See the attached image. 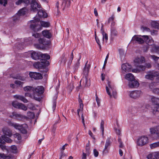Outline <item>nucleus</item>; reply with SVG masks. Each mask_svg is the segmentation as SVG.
<instances>
[{
	"label": "nucleus",
	"instance_id": "obj_1",
	"mask_svg": "<svg viewBox=\"0 0 159 159\" xmlns=\"http://www.w3.org/2000/svg\"><path fill=\"white\" fill-rule=\"evenodd\" d=\"M106 90L107 94L111 98H116L117 97V93L113 85L111 82L108 81L106 85Z\"/></svg>",
	"mask_w": 159,
	"mask_h": 159
},
{
	"label": "nucleus",
	"instance_id": "obj_2",
	"mask_svg": "<svg viewBox=\"0 0 159 159\" xmlns=\"http://www.w3.org/2000/svg\"><path fill=\"white\" fill-rule=\"evenodd\" d=\"M8 125L9 126H12L15 129L19 130L21 133L23 134L27 133V129L28 128V126L26 124L20 125L10 121L9 122Z\"/></svg>",
	"mask_w": 159,
	"mask_h": 159
},
{
	"label": "nucleus",
	"instance_id": "obj_3",
	"mask_svg": "<svg viewBox=\"0 0 159 159\" xmlns=\"http://www.w3.org/2000/svg\"><path fill=\"white\" fill-rule=\"evenodd\" d=\"M39 19L38 18H34V20H31L29 23H30V29L34 31H37L41 29V26L38 24Z\"/></svg>",
	"mask_w": 159,
	"mask_h": 159
},
{
	"label": "nucleus",
	"instance_id": "obj_4",
	"mask_svg": "<svg viewBox=\"0 0 159 159\" xmlns=\"http://www.w3.org/2000/svg\"><path fill=\"white\" fill-rule=\"evenodd\" d=\"M148 143V139L147 137L143 136L139 137L137 139V144L138 146H142Z\"/></svg>",
	"mask_w": 159,
	"mask_h": 159
},
{
	"label": "nucleus",
	"instance_id": "obj_5",
	"mask_svg": "<svg viewBox=\"0 0 159 159\" xmlns=\"http://www.w3.org/2000/svg\"><path fill=\"white\" fill-rule=\"evenodd\" d=\"M147 74L145 75V78L147 79L153 80L154 78L158 75V72L154 71H148L147 73Z\"/></svg>",
	"mask_w": 159,
	"mask_h": 159
},
{
	"label": "nucleus",
	"instance_id": "obj_6",
	"mask_svg": "<svg viewBox=\"0 0 159 159\" xmlns=\"http://www.w3.org/2000/svg\"><path fill=\"white\" fill-rule=\"evenodd\" d=\"M41 8V5L39 4L35 0H32L31 4V10L34 12H36L38 11V9Z\"/></svg>",
	"mask_w": 159,
	"mask_h": 159
},
{
	"label": "nucleus",
	"instance_id": "obj_7",
	"mask_svg": "<svg viewBox=\"0 0 159 159\" xmlns=\"http://www.w3.org/2000/svg\"><path fill=\"white\" fill-rule=\"evenodd\" d=\"M49 65V62L48 61L44 60L43 62L42 61L41 63L40 62H36L34 64V67L36 68H40L42 67H44L46 66H48Z\"/></svg>",
	"mask_w": 159,
	"mask_h": 159
},
{
	"label": "nucleus",
	"instance_id": "obj_8",
	"mask_svg": "<svg viewBox=\"0 0 159 159\" xmlns=\"http://www.w3.org/2000/svg\"><path fill=\"white\" fill-rule=\"evenodd\" d=\"M26 54L29 55L28 56H30L33 59L36 60L39 59L40 57V52H36L33 51H30L26 53Z\"/></svg>",
	"mask_w": 159,
	"mask_h": 159
},
{
	"label": "nucleus",
	"instance_id": "obj_9",
	"mask_svg": "<svg viewBox=\"0 0 159 159\" xmlns=\"http://www.w3.org/2000/svg\"><path fill=\"white\" fill-rule=\"evenodd\" d=\"M149 131L151 134H155L156 135L155 138H157L158 136H159V125L150 128Z\"/></svg>",
	"mask_w": 159,
	"mask_h": 159
},
{
	"label": "nucleus",
	"instance_id": "obj_10",
	"mask_svg": "<svg viewBox=\"0 0 159 159\" xmlns=\"http://www.w3.org/2000/svg\"><path fill=\"white\" fill-rule=\"evenodd\" d=\"M142 95V93L141 91L136 90L131 92L129 96L131 98L137 99L140 97Z\"/></svg>",
	"mask_w": 159,
	"mask_h": 159
},
{
	"label": "nucleus",
	"instance_id": "obj_11",
	"mask_svg": "<svg viewBox=\"0 0 159 159\" xmlns=\"http://www.w3.org/2000/svg\"><path fill=\"white\" fill-rule=\"evenodd\" d=\"M145 60L144 57H136L134 60V65L135 66H138L143 63L145 62Z\"/></svg>",
	"mask_w": 159,
	"mask_h": 159
},
{
	"label": "nucleus",
	"instance_id": "obj_12",
	"mask_svg": "<svg viewBox=\"0 0 159 159\" xmlns=\"http://www.w3.org/2000/svg\"><path fill=\"white\" fill-rule=\"evenodd\" d=\"M141 35H134L132 38L131 41L134 42H137L139 44H142L144 43V40L141 37Z\"/></svg>",
	"mask_w": 159,
	"mask_h": 159
},
{
	"label": "nucleus",
	"instance_id": "obj_13",
	"mask_svg": "<svg viewBox=\"0 0 159 159\" xmlns=\"http://www.w3.org/2000/svg\"><path fill=\"white\" fill-rule=\"evenodd\" d=\"M30 77L35 80H39L42 79L43 76L41 74L39 73L36 72H30L29 73Z\"/></svg>",
	"mask_w": 159,
	"mask_h": 159
},
{
	"label": "nucleus",
	"instance_id": "obj_14",
	"mask_svg": "<svg viewBox=\"0 0 159 159\" xmlns=\"http://www.w3.org/2000/svg\"><path fill=\"white\" fill-rule=\"evenodd\" d=\"M122 72L125 73L130 71L132 69V66L128 63L123 64L121 66Z\"/></svg>",
	"mask_w": 159,
	"mask_h": 159
},
{
	"label": "nucleus",
	"instance_id": "obj_15",
	"mask_svg": "<svg viewBox=\"0 0 159 159\" xmlns=\"http://www.w3.org/2000/svg\"><path fill=\"white\" fill-rule=\"evenodd\" d=\"M83 82V86L84 87H88L90 85V81L89 79H88L87 76L85 75L84 77H83L80 81V84Z\"/></svg>",
	"mask_w": 159,
	"mask_h": 159
},
{
	"label": "nucleus",
	"instance_id": "obj_16",
	"mask_svg": "<svg viewBox=\"0 0 159 159\" xmlns=\"http://www.w3.org/2000/svg\"><path fill=\"white\" fill-rule=\"evenodd\" d=\"M142 39H143L144 42L145 41L149 45L152 46L154 43V41L152 38L149 37L148 35H142L141 36Z\"/></svg>",
	"mask_w": 159,
	"mask_h": 159
},
{
	"label": "nucleus",
	"instance_id": "obj_17",
	"mask_svg": "<svg viewBox=\"0 0 159 159\" xmlns=\"http://www.w3.org/2000/svg\"><path fill=\"white\" fill-rule=\"evenodd\" d=\"M139 86V82L135 80V79L129 82L128 84L129 87L131 88H136Z\"/></svg>",
	"mask_w": 159,
	"mask_h": 159
},
{
	"label": "nucleus",
	"instance_id": "obj_18",
	"mask_svg": "<svg viewBox=\"0 0 159 159\" xmlns=\"http://www.w3.org/2000/svg\"><path fill=\"white\" fill-rule=\"evenodd\" d=\"M136 69H132V71L133 72L138 73L141 71H144L145 70V65H139L138 66H135Z\"/></svg>",
	"mask_w": 159,
	"mask_h": 159
},
{
	"label": "nucleus",
	"instance_id": "obj_19",
	"mask_svg": "<svg viewBox=\"0 0 159 159\" xmlns=\"http://www.w3.org/2000/svg\"><path fill=\"white\" fill-rule=\"evenodd\" d=\"M14 98L19 99L24 103H26L28 102V100L23 96L19 95H16L13 96Z\"/></svg>",
	"mask_w": 159,
	"mask_h": 159
},
{
	"label": "nucleus",
	"instance_id": "obj_20",
	"mask_svg": "<svg viewBox=\"0 0 159 159\" xmlns=\"http://www.w3.org/2000/svg\"><path fill=\"white\" fill-rule=\"evenodd\" d=\"M71 3V2L70 0H62V2L61 4V6L63 7V9H64L66 8L69 7Z\"/></svg>",
	"mask_w": 159,
	"mask_h": 159
},
{
	"label": "nucleus",
	"instance_id": "obj_21",
	"mask_svg": "<svg viewBox=\"0 0 159 159\" xmlns=\"http://www.w3.org/2000/svg\"><path fill=\"white\" fill-rule=\"evenodd\" d=\"M147 158L148 159H158L159 152H155L152 154H150L148 156Z\"/></svg>",
	"mask_w": 159,
	"mask_h": 159
},
{
	"label": "nucleus",
	"instance_id": "obj_22",
	"mask_svg": "<svg viewBox=\"0 0 159 159\" xmlns=\"http://www.w3.org/2000/svg\"><path fill=\"white\" fill-rule=\"evenodd\" d=\"M79 103L80 104V108L77 110V114L80 117V113H82L83 111L84 104L82 102V101L81 99H79Z\"/></svg>",
	"mask_w": 159,
	"mask_h": 159
},
{
	"label": "nucleus",
	"instance_id": "obj_23",
	"mask_svg": "<svg viewBox=\"0 0 159 159\" xmlns=\"http://www.w3.org/2000/svg\"><path fill=\"white\" fill-rule=\"evenodd\" d=\"M2 131L3 134H4V135L11 137L12 135V132L11 130L9 129L5 128L2 129Z\"/></svg>",
	"mask_w": 159,
	"mask_h": 159
},
{
	"label": "nucleus",
	"instance_id": "obj_24",
	"mask_svg": "<svg viewBox=\"0 0 159 159\" xmlns=\"http://www.w3.org/2000/svg\"><path fill=\"white\" fill-rule=\"evenodd\" d=\"M37 14L40 17L46 18L47 16V13L42 10H38Z\"/></svg>",
	"mask_w": 159,
	"mask_h": 159
},
{
	"label": "nucleus",
	"instance_id": "obj_25",
	"mask_svg": "<svg viewBox=\"0 0 159 159\" xmlns=\"http://www.w3.org/2000/svg\"><path fill=\"white\" fill-rule=\"evenodd\" d=\"M125 78L129 82L131 81L134 79V76L131 73H128L125 75Z\"/></svg>",
	"mask_w": 159,
	"mask_h": 159
},
{
	"label": "nucleus",
	"instance_id": "obj_26",
	"mask_svg": "<svg viewBox=\"0 0 159 159\" xmlns=\"http://www.w3.org/2000/svg\"><path fill=\"white\" fill-rule=\"evenodd\" d=\"M42 34L44 37L49 39L51 37V34L48 30H44L42 32Z\"/></svg>",
	"mask_w": 159,
	"mask_h": 159
},
{
	"label": "nucleus",
	"instance_id": "obj_27",
	"mask_svg": "<svg viewBox=\"0 0 159 159\" xmlns=\"http://www.w3.org/2000/svg\"><path fill=\"white\" fill-rule=\"evenodd\" d=\"M44 88L42 86H38L35 89H34V91L39 94H42L43 93Z\"/></svg>",
	"mask_w": 159,
	"mask_h": 159
},
{
	"label": "nucleus",
	"instance_id": "obj_28",
	"mask_svg": "<svg viewBox=\"0 0 159 159\" xmlns=\"http://www.w3.org/2000/svg\"><path fill=\"white\" fill-rule=\"evenodd\" d=\"M110 145V141L109 139H107L106 141V143L105 146V148L103 150V153H107L108 152L107 148Z\"/></svg>",
	"mask_w": 159,
	"mask_h": 159
},
{
	"label": "nucleus",
	"instance_id": "obj_29",
	"mask_svg": "<svg viewBox=\"0 0 159 159\" xmlns=\"http://www.w3.org/2000/svg\"><path fill=\"white\" fill-rule=\"evenodd\" d=\"M151 101L153 104V107L154 106V105H156L157 104L159 103V99L155 97H152L151 98Z\"/></svg>",
	"mask_w": 159,
	"mask_h": 159
},
{
	"label": "nucleus",
	"instance_id": "obj_30",
	"mask_svg": "<svg viewBox=\"0 0 159 159\" xmlns=\"http://www.w3.org/2000/svg\"><path fill=\"white\" fill-rule=\"evenodd\" d=\"M152 48L151 49V51L152 52H156L159 54V47L156 46L154 44H152Z\"/></svg>",
	"mask_w": 159,
	"mask_h": 159
},
{
	"label": "nucleus",
	"instance_id": "obj_31",
	"mask_svg": "<svg viewBox=\"0 0 159 159\" xmlns=\"http://www.w3.org/2000/svg\"><path fill=\"white\" fill-rule=\"evenodd\" d=\"M151 25L155 29H159V21H152L151 22Z\"/></svg>",
	"mask_w": 159,
	"mask_h": 159
},
{
	"label": "nucleus",
	"instance_id": "obj_32",
	"mask_svg": "<svg viewBox=\"0 0 159 159\" xmlns=\"http://www.w3.org/2000/svg\"><path fill=\"white\" fill-rule=\"evenodd\" d=\"M25 97H29L31 98H34L35 100L39 101H40V98H39L35 97L33 95H32L30 93H25Z\"/></svg>",
	"mask_w": 159,
	"mask_h": 159
},
{
	"label": "nucleus",
	"instance_id": "obj_33",
	"mask_svg": "<svg viewBox=\"0 0 159 159\" xmlns=\"http://www.w3.org/2000/svg\"><path fill=\"white\" fill-rule=\"evenodd\" d=\"M152 112L155 113L157 111L159 112V103L156 105H154V106L152 108Z\"/></svg>",
	"mask_w": 159,
	"mask_h": 159
},
{
	"label": "nucleus",
	"instance_id": "obj_34",
	"mask_svg": "<svg viewBox=\"0 0 159 159\" xmlns=\"http://www.w3.org/2000/svg\"><path fill=\"white\" fill-rule=\"evenodd\" d=\"M40 57L44 59L43 60H42L43 62H44V60L47 61L46 60L49 59L50 58V57L48 55L46 54H43L41 53H40Z\"/></svg>",
	"mask_w": 159,
	"mask_h": 159
},
{
	"label": "nucleus",
	"instance_id": "obj_35",
	"mask_svg": "<svg viewBox=\"0 0 159 159\" xmlns=\"http://www.w3.org/2000/svg\"><path fill=\"white\" fill-rule=\"evenodd\" d=\"M40 23L41 24V26L44 27H48L50 25L49 22L44 21H40Z\"/></svg>",
	"mask_w": 159,
	"mask_h": 159
},
{
	"label": "nucleus",
	"instance_id": "obj_36",
	"mask_svg": "<svg viewBox=\"0 0 159 159\" xmlns=\"http://www.w3.org/2000/svg\"><path fill=\"white\" fill-rule=\"evenodd\" d=\"M87 62L85 64V66L84 69V73L87 75L88 74L89 71V69L90 67V66L89 65L87 64Z\"/></svg>",
	"mask_w": 159,
	"mask_h": 159
},
{
	"label": "nucleus",
	"instance_id": "obj_37",
	"mask_svg": "<svg viewBox=\"0 0 159 159\" xmlns=\"http://www.w3.org/2000/svg\"><path fill=\"white\" fill-rule=\"evenodd\" d=\"M14 83L17 87L20 88L22 87L24 84V82L18 80L15 81Z\"/></svg>",
	"mask_w": 159,
	"mask_h": 159
},
{
	"label": "nucleus",
	"instance_id": "obj_38",
	"mask_svg": "<svg viewBox=\"0 0 159 159\" xmlns=\"http://www.w3.org/2000/svg\"><path fill=\"white\" fill-rule=\"evenodd\" d=\"M27 10L25 8H23L20 10L18 12V14L20 16H23L25 15Z\"/></svg>",
	"mask_w": 159,
	"mask_h": 159
},
{
	"label": "nucleus",
	"instance_id": "obj_39",
	"mask_svg": "<svg viewBox=\"0 0 159 159\" xmlns=\"http://www.w3.org/2000/svg\"><path fill=\"white\" fill-rule=\"evenodd\" d=\"M2 138L4 141L7 143H11L12 142V140L10 138L6 136L5 135L2 136Z\"/></svg>",
	"mask_w": 159,
	"mask_h": 159
},
{
	"label": "nucleus",
	"instance_id": "obj_40",
	"mask_svg": "<svg viewBox=\"0 0 159 159\" xmlns=\"http://www.w3.org/2000/svg\"><path fill=\"white\" fill-rule=\"evenodd\" d=\"M25 92H28L31 90L34 91V89L32 87L29 86H26L23 88Z\"/></svg>",
	"mask_w": 159,
	"mask_h": 159
},
{
	"label": "nucleus",
	"instance_id": "obj_41",
	"mask_svg": "<svg viewBox=\"0 0 159 159\" xmlns=\"http://www.w3.org/2000/svg\"><path fill=\"white\" fill-rule=\"evenodd\" d=\"M150 147L151 149H154L159 147V141L152 143L150 145Z\"/></svg>",
	"mask_w": 159,
	"mask_h": 159
},
{
	"label": "nucleus",
	"instance_id": "obj_42",
	"mask_svg": "<svg viewBox=\"0 0 159 159\" xmlns=\"http://www.w3.org/2000/svg\"><path fill=\"white\" fill-rule=\"evenodd\" d=\"M117 34V31L115 28H111V34L112 36H116Z\"/></svg>",
	"mask_w": 159,
	"mask_h": 159
},
{
	"label": "nucleus",
	"instance_id": "obj_43",
	"mask_svg": "<svg viewBox=\"0 0 159 159\" xmlns=\"http://www.w3.org/2000/svg\"><path fill=\"white\" fill-rule=\"evenodd\" d=\"M20 103L18 102L17 101H13L12 102V105L15 108L18 109Z\"/></svg>",
	"mask_w": 159,
	"mask_h": 159
},
{
	"label": "nucleus",
	"instance_id": "obj_44",
	"mask_svg": "<svg viewBox=\"0 0 159 159\" xmlns=\"http://www.w3.org/2000/svg\"><path fill=\"white\" fill-rule=\"evenodd\" d=\"M102 43H103V42L105 41L106 42H107L108 40V35L106 33H105L102 34Z\"/></svg>",
	"mask_w": 159,
	"mask_h": 159
},
{
	"label": "nucleus",
	"instance_id": "obj_45",
	"mask_svg": "<svg viewBox=\"0 0 159 159\" xmlns=\"http://www.w3.org/2000/svg\"><path fill=\"white\" fill-rule=\"evenodd\" d=\"M18 109L25 111L27 110V107L24 104L20 103Z\"/></svg>",
	"mask_w": 159,
	"mask_h": 159
},
{
	"label": "nucleus",
	"instance_id": "obj_46",
	"mask_svg": "<svg viewBox=\"0 0 159 159\" xmlns=\"http://www.w3.org/2000/svg\"><path fill=\"white\" fill-rule=\"evenodd\" d=\"M11 157L10 156H7L4 154L0 153V158L3 159H10Z\"/></svg>",
	"mask_w": 159,
	"mask_h": 159
},
{
	"label": "nucleus",
	"instance_id": "obj_47",
	"mask_svg": "<svg viewBox=\"0 0 159 159\" xmlns=\"http://www.w3.org/2000/svg\"><path fill=\"white\" fill-rule=\"evenodd\" d=\"M13 136L15 139H17L19 140H20L21 139V137L20 135L18 133H16L13 135Z\"/></svg>",
	"mask_w": 159,
	"mask_h": 159
},
{
	"label": "nucleus",
	"instance_id": "obj_48",
	"mask_svg": "<svg viewBox=\"0 0 159 159\" xmlns=\"http://www.w3.org/2000/svg\"><path fill=\"white\" fill-rule=\"evenodd\" d=\"M39 43L41 44L45 45L46 44V42L45 41V39L44 38H40L38 39Z\"/></svg>",
	"mask_w": 159,
	"mask_h": 159
},
{
	"label": "nucleus",
	"instance_id": "obj_49",
	"mask_svg": "<svg viewBox=\"0 0 159 159\" xmlns=\"http://www.w3.org/2000/svg\"><path fill=\"white\" fill-rule=\"evenodd\" d=\"M157 83L155 82H152L150 83L149 85V87L151 91H152L153 89H154L155 87L157 85Z\"/></svg>",
	"mask_w": 159,
	"mask_h": 159
},
{
	"label": "nucleus",
	"instance_id": "obj_50",
	"mask_svg": "<svg viewBox=\"0 0 159 159\" xmlns=\"http://www.w3.org/2000/svg\"><path fill=\"white\" fill-rule=\"evenodd\" d=\"M79 58L77 62L74 65V68H75V69L78 68V67L80 65L79 61L81 58V56L80 54H79Z\"/></svg>",
	"mask_w": 159,
	"mask_h": 159
},
{
	"label": "nucleus",
	"instance_id": "obj_51",
	"mask_svg": "<svg viewBox=\"0 0 159 159\" xmlns=\"http://www.w3.org/2000/svg\"><path fill=\"white\" fill-rule=\"evenodd\" d=\"M104 121L102 120L100 123V129L102 131V134H103L104 131Z\"/></svg>",
	"mask_w": 159,
	"mask_h": 159
},
{
	"label": "nucleus",
	"instance_id": "obj_52",
	"mask_svg": "<svg viewBox=\"0 0 159 159\" xmlns=\"http://www.w3.org/2000/svg\"><path fill=\"white\" fill-rule=\"evenodd\" d=\"M119 51L120 57H124L125 55V51L123 49H119Z\"/></svg>",
	"mask_w": 159,
	"mask_h": 159
},
{
	"label": "nucleus",
	"instance_id": "obj_53",
	"mask_svg": "<svg viewBox=\"0 0 159 159\" xmlns=\"http://www.w3.org/2000/svg\"><path fill=\"white\" fill-rule=\"evenodd\" d=\"M11 149L12 152L14 153H16L17 152V148L14 145H12L11 146Z\"/></svg>",
	"mask_w": 159,
	"mask_h": 159
},
{
	"label": "nucleus",
	"instance_id": "obj_54",
	"mask_svg": "<svg viewBox=\"0 0 159 159\" xmlns=\"http://www.w3.org/2000/svg\"><path fill=\"white\" fill-rule=\"evenodd\" d=\"M0 148H1L3 151H6L7 152H8V150L6 146L5 145L2 144H0Z\"/></svg>",
	"mask_w": 159,
	"mask_h": 159
},
{
	"label": "nucleus",
	"instance_id": "obj_55",
	"mask_svg": "<svg viewBox=\"0 0 159 159\" xmlns=\"http://www.w3.org/2000/svg\"><path fill=\"white\" fill-rule=\"evenodd\" d=\"M27 114L28 117H29L30 118H34V114L33 112H28L27 113Z\"/></svg>",
	"mask_w": 159,
	"mask_h": 159
},
{
	"label": "nucleus",
	"instance_id": "obj_56",
	"mask_svg": "<svg viewBox=\"0 0 159 159\" xmlns=\"http://www.w3.org/2000/svg\"><path fill=\"white\" fill-rule=\"evenodd\" d=\"M150 57L155 61H157L159 59V57L155 55H150Z\"/></svg>",
	"mask_w": 159,
	"mask_h": 159
},
{
	"label": "nucleus",
	"instance_id": "obj_57",
	"mask_svg": "<svg viewBox=\"0 0 159 159\" xmlns=\"http://www.w3.org/2000/svg\"><path fill=\"white\" fill-rule=\"evenodd\" d=\"M95 39L96 40V42L98 44V45H99V48L100 49H101V45H100V42L99 39H97V36H96V32H95Z\"/></svg>",
	"mask_w": 159,
	"mask_h": 159
},
{
	"label": "nucleus",
	"instance_id": "obj_58",
	"mask_svg": "<svg viewBox=\"0 0 159 159\" xmlns=\"http://www.w3.org/2000/svg\"><path fill=\"white\" fill-rule=\"evenodd\" d=\"M7 3V0H0V4L3 5L4 6H6Z\"/></svg>",
	"mask_w": 159,
	"mask_h": 159
},
{
	"label": "nucleus",
	"instance_id": "obj_59",
	"mask_svg": "<svg viewBox=\"0 0 159 159\" xmlns=\"http://www.w3.org/2000/svg\"><path fill=\"white\" fill-rule=\"evenodd\" d=\"M118 141L119 143V147L120 148H122L124 146L122 144V142L121 141V139H120V138H118Z\"/></svg>",
	"mask_w": 159,
	"mask_h": 159
},
{
	"label": "nucleus",
	"instance_id": "obj_60",
	"mask_svg": "<svg viewBox=\"0 0 159 159\" xmlns=\"http://www.w3.org/2000/svg\"><path fill=\"white\" fill-rule=\"evenodd\" d=\"M32 36L34 37V38L37 39H39L40 38V35L38 33H34V34H33L32 35Z\"/></svg>",
	"mask_w": 159,
	"mask_h": 159
},
{
	"label": "nucleus",
	"instance_id": "obj_61",
	"mask_svg": "<svg viewBox=\"0 0 159 159\" xmlns=\"http://www.w3.org/2000/svg\"><path fill=\"white\" fill-rule=\"evenodd\" d=\"M141 29L143 31L148 32L150 31L149 29L145 26H142Z\"/></svg>",
	"mask_w": 159,
	"mask_h": 159
},
{
	"label": "nucleus",
	"instance_id": "obj_62",
	"mask_svg": "<svg viewBox=\"0 0 159 159\" xmlns=\"http://www.w3.org/2000/svg\"><path fill=\"white\" fill-rule=\"evenodd\" d=\"M152 91L155 93L159 94V89L158 88H155Z\"/></svg>",
	"mask_w": 159,
	"mask_h": 159
},
{
	"label": "nucleus",
	"instance_id": "obj_63",
	"mask_svg": "<svg viewBox=\"0 0 159 159\" xmlns=\"http://www.w3.org/2000/svg\"><path fill=\"white\" fill-rule=\"evenodd\" d=\"M145 69H148L151 68V65L150 63H146L145 65Z\"/></svg>",
	"mask_w": 159,
	"mask_h": 159
},
{
	"label": "nucleus",
	"instance_id": "obj_64",
	"mask_svg": "<svg viewBox=\"0 0 159 159\" xmlns=\"http://www.w3.org/2000/svg\"><path fill=\"white\" fill-rule=\"evenodd\" d=\"M93 154L94 156L97 157L98 156L99 153L96 149H94L93 150Z\"/></svg>",
	"mask_w": 159,
	"mask_h": 159
}]
</instances>
